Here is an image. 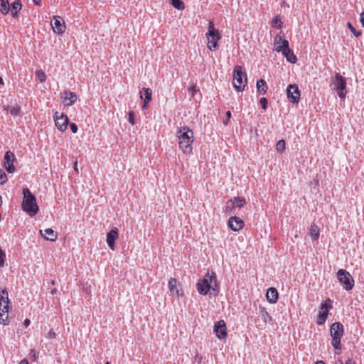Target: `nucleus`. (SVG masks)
<instances>
[{"mask_svg": "<svg viewBox=\"0 0 364 364\" xmlns=\"http://www.w3.org/2000/svg\"><path fill=\"white\" fill-rule=\"evenodd\" d=\"M178 139V147L186 154L192 152L193 143V132L187 126L181 127L176 132Z\"/></svg>", "mask_w": 364, "mask_h": 364, "instance_id": "obj_1", "label": "nucleus"}, {"mask_svg": "<svg viewBox=\"0 0 364 364\" xmlns=\"http://www.w3.org/2000/svg\"><path fill=\"white\" fill-rule=\"evenodd\" d=\"M23 198L22 201V208L30 216L36 215L38 212V206L36 203L35 196L28 188L23 189Z\"/></svg>", "mask_w": 364, "mask_h": 364, "instance_id": "obj_2", "label": "nucleus"}, {"mask_svg": "<svg viewBox=\"0 0 364 364\" xmlns=\"http://www.w3.org/2000/svg\"><path fill=\"white\" fill-rule=\"evenodd\" d=\"M9 303L8 292L6 289H3L0 293V323L3 325H7L9 323L8 314Z\"/></svg>", "mask_w": 364, "mask_h": 364, "instance_id": "obj_3", "label": "nucleus"}, {"mask_svg": "<svg viewBox=\"0 0 364 364\" xmlns=\"http://www.w3.org/2000/svg\"><path fill=\"white\" fill-rule=\"evenodd\" d=\"M213 282H216L215 274L214 272H213L212 274L207 273L203 278L200 279L196 284L198 293L201 295H206L211 288L215 290V288L211 286Z\"/></svg>", "mask_w": 364, "mask_h": 364, "instance_id": "obj_4", "label": "nucleus"}, {"mask_svg": "<svg viewBox=\"0 0 364 364\" xmlns=\"http://www.w3.org/2000/svg\"><path fill=\"white\" fill-rule=\"evenodd\" d=\"M343 326L340 322H335L331 326V344L336 350L341 349V338L343 335Z\"/></svg>", "mask_w": 364, "mask_h": 364, "instance_id": "obj_5", "label": "nucleus"}, {"mask_svg": "<svg viewBox=\"0 0 364 364\" xmlns=\"http://www.w3.org/2000/svg\"><path fill=\"white\" fill-rule=\"evenodd\" d=\"M247 75L242 71L240 65H236L234 68L233 85L236 90L242 91L247 85Z\"/></svg>", "mask_w": 364, "mask_h": 364, "instance_id": "obj_6", "label": "nucleus"}, {"mask_svg": "<svg viewBox=\"0 0 364 364\" xmlns=\"http://www.w3.org/2000/svg\"><path fill=\"white\" fill-rule=\"evenodd\" d=\"M337 278L346 291H350L354 286V279L346 269H341L337 272Z\"/></svg>", "mask_w": 364, "mask_h": 364, "instance_id": "obj_7", "label": "nucleus"}, {"mask_svg": "<svg viewBox=\"0 0 364 364\" xmlns=\"http://www.w3.org/2000/svg\"><path fill=\"white\" fill-rule=\"evenodd\" d=\"M275 50L278 53H282V54L286 58L287 60L291 63H296L297 61L296 56L294 54V53L291 50L289 46V41L286 39H284L282 46H277L275 48Z\"/></svg>", "mask_w": 364, "mask_h": 364, "instance_id": "obj_8", "label": "nucleus"}, {"mask_svg": "<svg viewBox=\"0 0 364 364\" xmlns=\"http://www.w3.org/2000/svg\"><path fill=\"white\" fill-rule=\"evenodd\" d=\"M334 89L340 98H344L346 95V78L336 73L334 80Z\"/></svg>", "mask_w": 364, "mask_h": 364, "instance_id": "obj_9", "label": "nucleus"}, {"mask_svg": "<svg viewBox=\"0 0 364 364\" xmlns=\"http://www.w3.org/2000/svg\"><path fill=\"white\" fill-rule=\"evenodd\" d=\"M327 302H331V300L328 299V300L321 303L318 315L317 316L316 323L318 325H323L328 317V311L332 308V306Z\"/></svg>", "mask_w": 364, "mask_h": 364, "instance_id": "obj_10", "label": "nucleus"}, {"mask_svg": "<svg viewBox=\"0 0 364 364\" xmlns=\"http://www.w3.org/2000/svg\"><path fill=\"white\" fill-rule=\"evenodd\" d=\"M53 119L56 127L60 131L64 132L67 129L69 119L66 114L62 112H55L53 115Z\"/></svg>", "mask_w": 364, "mask_h": 364, "instance_id": "obj_11", "label": "nucleus"}, {"mask_svg": "<svg viewBox=\"0 0 364 364\" xmlns=\"http://www.w3.org/2000/svg\"><path fill=\"white\" fill-rule=\"evenodd\" d=\"M4 166L6 171L9 173H13L15 172L16 168L14 166V162L16 161V158L13 152L11 151H7L4 157Z\"/></svg>", "mask_w": 364, "mask_h": 364, "instance_id": "obj_12", "label": "nucleus"}, {"mask_svg": "<svg viewBox=\"0 0 364 364\" xmlns=\"http://www.w3.org/2000/svg\"><path fill=\"white\" fill-rule=\"evenodd\" d=\"M287 94L289 101L297 103L300 100L301 93L296 85H289L287 89Z\"/></svg>", "mask_w": 364, "mask_h": 364, "instance_id": "obj_13", "label": "nucleus"}, {"mask_svg": "<svg viewBox=\"0 0 364 364\" xmlns=\"http://www.w3.org/2000/svg\"><path fill=\"white\" fill-rule=\"evenodd\" d=\"M214 332L219 339H225L227 336V327L223 320L217 321L214 325Z\"/></svg>", "mask_w": 364, "mask_h": 364, "instance_id": "obj_14", "label": "nucleus"}, {"mask_svg": "<svg viewBox=\"0 0 364 364\" xmlns=\"http://www.w3.org/2000/svg\"><path fill=\"white\" fill-rule=\"evenodd\" d=\"M51 25L53 31L56 33L61 34L65 30V25L63 19L60 16H54L51 21Z\"/></svg>", "mask_w": 364, "mask_h": 364, "instance_id": "obj_15", "label": "nucleus"}, {"mask_svg": "<svg viewBox=\"0 0 364 364\" xmlns=\"http://www.w3.org/2000/svg\"><path fill=\"white\" fill-rule=\"evenodd\" d=\"M119 233L117 228H112L107 234V243L112 250H114L115 242L118 239Z\"/></svg>", "mask_w": 364, "mask_h": 364, "instance_id": "obj_16", "label": "nucleus"}, {"mask_svg": "<svg viewBox=\"0 0 364 364\" xmlns=\"http://www.w3.org/2000/svg\"><path fill=\"white\" fill-rule=\"evenodd\" d=\"M228 227L233 231H239L244 227L243 220L237 216H232L228 220Z\"/></svg>", "mask_w": 364, "mask_h": 364, "instance_id": "obj_17", "label": "nucleus"}, {"mask_svg": "<svg viewBox=\"0 0 364 364\" xmlns=\"http://www.w3.org/2000/svg\"><path fill=\"white\" fill-rule=\"evenodd\" d=\"M152 92L150 88L143 87L140 92V98L144 100L142 109H146L149 102L151 100Z\"/></svg>", "mask_w": 364, "mask_h": 364, "instance_id": "obj_18", "label": "nucleus"}, {"mask_svg": "<svg viewBox=\"0 0 364 364\" xmlns=\"http://www.w3.org/2000/svg\"><path fill=\"white\" fill-rule=\"evenodd\" d=\"M61 97L64 99L63 102L66 105H71L77 100V95L74 92L66 90L61 94Z\"/></svg>", "mask_w": 364, "mask_h": 364, "instance_id": "obj_19", "label": "nucleus"}, {"mask_svg": "<svg viewBox=\"0 0 364 364\" xmlns=\"http://www.w3.org/2000/svg\"><path fill=\"white\" fill-rule=\"evenodd\" d=\"M40 233L42 237H43L46 240L54 242L58 238V233L55 232L51 228H47L44 230V232L42 230H40Z\"/></svg>", "mask_w": 364, "mask_h": 364, "instance_id": "obj_20", "label": "nucleus"}, {"mask_svg": "<svg viewBox=\"0 0 364 364\" xmlns=\"http://www.w3.org/2000/svg\"><path fill=\"white\" fill-rule=\"evenodd\" d=\"M267 300L270 304H275L278 300V291L276 288L270 287L266 294Z\"/></svg>", "mask_w": 364, "mask_h": 364, "instance_id": "obj_21", "label": "nucleus"}, {"mask_svg": "<svg viewBox=\"0 0 364 364\" xmlns=\"http://www.w3.org/2000/svg\"><path fill=\"white\" fill-rule=\"evenodd\" d=\"M22 9V4L20 0H16L10 6V11L14 18H18L19 16L18 12Z\"/></svg>", "mask_w": 364, "mask_h": 364, "instance_id": "obj_22", "label": "nucleus"}, {"mask_svg": "<svg viewBox=\"0 0 364 364\" xmlns=\"http://www.w3.org/2000/svg\"><path fill=\"white\" fill-rule=\"evenodd\" d=\"M259 315L265 325L267 322L272 321V316L267 311L266 309L262 306L259 307Z\"/></svg>", "mask_w": 364, "mask_h": 364, "instance_id": "obj_23", "label": "nucleus"}, {"mask_svg": "<svg viewBox=\"0 0 364 364\" xmlns=\"http://www.w3.org/2000/svg\"><path fill=\"white\" fill-rule=\"evenodd\" d=\"M206 36L210 38H220L219 31L215 28L213 21H210L209 23L208 31Z\"/></svg>", "mask_w": 364, "mask_h": 364, "instance_id": "obj_24", "label": "nucleus"}, {"mask_svg": "<svg viewBox=\"0 0 364 364\" xmlns=\"http://www.w3.org/2000/svg\"><path fill=\"white\" fill-rule=\"evenodd\" d=\"M268 89L267 85L264 80L260 79L257 82V90L261 95H264Z\"/></svg>", "mask_w": 364, "mask_h": 364, "instance_id": "obj_25", "label": "nucleus"}, {"mask_svg": "<svg viewBox=\"0 0 364 364\" xmlns=\"http://www.w3.org/2000/svg\"><path fill=\"white\" fill-rule=\"evenodd\" d=\"M177 280L175 278H171L168 281V289L171 293L176 292L177 296H180L181 294L176 288Z\"/></svg>", "mask_w": 364, "mask_h": 364, "instance_id": "obj_26", "label": "nucleus"}, {"mask_svg": "<svg viewBox=\"0 0 364 364\" xmlns=\"http://www.w3.org/2000/svg\"><path fill=\"white\" fill-rule=\"evenodd\" d=\"M10 11L9 0H0V12L4 14H8Z\"/></svg>", "mask_w": 364, "mask_h": 364, "instance_id": "obj_27", "label": "nucleus"}, {"mask_svg": "<svg viewBox=\"0 0 364 364\" xmlns=\"http://www.w3.org/2000/svg\"><path fill=\"white\" fill-rule=\"evenodd\" d=\"M320 235V230L318 227L313 223L310 228V235L313 240H316L318 239Z\"/></svg>", "mask_w": 364, "mask_h": 364, "instance_id": "obj_28", "label": "nucleus"}, {"mask_svg": "<svg viewBox=\"0 0 364 364\" xmlns=\"http://www.w3.org/2000/svg\"><path fill=\"white\" fill-rule=\"evenodd\" d=\"M220 38H210V37H207V40H208V48L210 49V50H212L213 48L214 50H216L218 48V41L220 39Z\"/></svg>", "mask_w": 364, "mask_h": 364, "instance_id": "obj_29", "label": "nucleus"}, {"mask_svg": "<svg viewBox=\"0 0 364 364\" xmlns=\"http://www.w3.org/2000/svg\"><path fill=\"white\" fill-rule=\"evenodd\" d=\"M4 109L5 110H7L10 112V114L13 116H17L19 114L20 112H21V107L18 105H16V106H9V105H7L6 107L4 106Z\"/></svg>", "mask_w": 364, "mask_h": 364, "instance_id": "obj_30", "label": "nucleus"}, {"mask_svg": "<svg viewBox=\"0 0 364 364\" xmlns=\"http://www.w3.org/2000/svg\"><path fill=\"white\" fill-rule=\"evenodd\" d=\"M231 200L232 201H234V207L242 208L245 204V199L244 198L237 196Z\"/></svg>", "mask_w": 364, "mask_h": 364, "instance_id": "obj_31", "label": "nucleus"}, {"mask_svg": "<svg viewBox=\"0 0 364 364\" xmlns=\"http://www.w3.org/2000/svg\"><path fill=\"white\" fill-rule=\"evenodd\" d=\"M171 4L178 10H183L185 8V5L182 0H171Z\"/></svg>", "mask_w": 364, "mask_h": 364, "instance_id": "obj_32", "label": "nucleus"}, {"mask_svg": "<svg viewBox=\"0 0 364 364\" xmlns=\"http://www.w3.org/2000/svg\"><path fill=\"white\" fill-rule=\"evenodd\" d=\"M285 149V141L284 139L279 140L276 144V150L282 154Z\"/></svg>", "mask_w": 364, "mask_h": 364, "instance_id": "obj_33", "label": "nucleus"}, {"mask_svg": "<svg viewBox=\"0 0 364 364\" xmlns=\"http://www.w3.org/2000/svg\"><path fill=\"white\" fill-rule=\"evenodd\" d=\"M272 26L273 27L277 26L278 28H281L282 27V22L279 16H277L273 18Z\"/></svg>", "mask_w": 364, "mask_h": 364, "instance_id": "obj_34", "label": "nucleus"}, {"mask_svg": "<svg viewBox=\"0 0 364 364\" xmlns=\"http://www.w3.org/2000/svg\"><path fill=\"white\" fill-rule=\"evenodd\" d=\"M234 208V201H232V200H228L226 203L225 211L226 213H231Z\"/></svg>", "mask_w": 364, "mask_h": 364, "instance_id": "obj_35", "label": "nucleus"}, {"mask_svg": "<svg viewBox=\"0 0 364 364\" xmlns=\"http://www.w3.org/2000/svg\"><path fill=\"white\" fill-rule=\"evenodd\" d=\"M347 26L348 28L350 30V31L352 32V33L355 36V37H358L361 35V31H357L354 27L352 25L351 23L350 22H348L347 23Z\"/></svg>", "mask_w": 364, "mask_h": 364, "instance_id": "obj_36", "label": "nucleus"}, {"mask_svg": "<svg viewBox=\"0 0 364 364\" xmlns=\"http://www.w3.org/2000/svg\"><path fill=\"white\" fill-rule=\"evenodd\" d=\"M7 180V175L3 169L0 168V185H4Z\"/></svg>", "mask_w": 364, "mask_h": 364, "instance_id": "obj_37", "label": "nucleus"}, {"mask_svg": "<svg viewBox=\"0 0 364 364\" xmlns=\"http://www.w3.org/2000/svg\"><path fill=\"white\" fill-rule=\"evenodd\" d=\"M36 74L41 82H43L46 81V75L43 71L38 70L36 72Z\"/></svg>", "mask_w": 364, "mask_h": 364, "instance_id": "obj_38", "label": "nucleus"}, {"mask_svg": "<svg viewBox=\"0 0 364 364\" xmlns=\"http://www.w3.org/2000/svg\"><path fill=\"white\" fill-rule=\"evenodd\" d=\"M128 121L129 122L132 124V125H134L135 124V114L133 111H130L129 112V119H128Z\"/></svg>", "mask_w": 364, "mask_h": 364, "instance_id": "obj_39", "label": "nucleus"}, {"mask_svg": "<svg viewBox=\"0 0 364 364\" xmlns=\"http://www.w3.org/2000/svg\"><path fill=\"white\" fill-rule=\"evenodd\" d=\"M283 41H284V40L282 38V37L280 36L277 35L274 38V46H275V48H277V46H282Z\"/></svg>", "mask_w": 364, "mask_h": 364, "instance_id": "obj_40", "label": "nucleus"}, {"mask_svg": "<svg viewBox=\"0 0 364 364\" xmlns=\"http://www.w3.org/2000/svg\"><path fill=\"white\" fill-rule=\"evenodd\" d=\"M260 105L262 109H266L268 104V101L265 97H262L259 100Z\"/></svg>", "mask_w": 364, "mask_h": 364, "instance_id": "obj_41", "label": "nucleus"}, {"mask_svg": "<svg viewBox=\"0 0 364 364\" xmlns=\"http://www.w3.org/2000/svg\"><path fill=\"white\" fill-rule=\"evenodd\" d=\"M4 257H5V253L0 248V267H3L4 264Z\"/></svg>", "mask_w": 364, "mask_h": 364, "instance_id": "obj_42", "label": "nucleus"}, {"mask_svg": "<svg viewBox=\"0 0 364 364\" xmlns=\"http://www.w3.org/2000/svg\"><path fill=\"white\" fill-rule=\"evenodd\" d=\"M197 91H198V90L196 89V85H191L188 88V92L190 94H191L192 96H194V95L196 93Z\"/></svg>", "mask_w": 364, "mask_h": 364, "instance_id": "obj_43", "label": "nucleus"}, {"mask_svg": "<svg viewBox=\"0 0 364 364\" xmlns=\"http://www.w3.org/2000/svg\"><path fill=\"white\" fill-rule=\"evenodd\" d=\"M70 127L73 133H77L78 128L75 123H71Z\"/></svg>", "mask_w": 364, "mask_h": 364, "instance_id": "obj_44", "label": "nucleus"}, {"mask_svg": "<svg viewBox=\"0 0 364 364\" xmlns=\"http://www.w3.org/2000/svg\"><path fill=\"white\" fill-rule=\"evenodd\" d=\"M55 333L53 332L52 330H50L49 332H48V338H54L55 337Z\"/></svg>", "mask_w": 364, "mask_h": 364, "instance_id": "obj_45", "label": "nucleus"}, {"mask_svg": "<svg viewBox=\"0 0 364 364\" xmlns=\"http://www.w3.org/2000/svg\"><path fill=\"white\" fill-rule=\"evenodd\" d=\"M360 21L363 25V26L364 27V11H363L361 14H360Z\"/></svg>", "mask_w": 364, "mask_h": 364, "instance_id": "obj_46", "label": "nucleus"}, {"mask_svg": "<svg viewBox=\"0 0 364 364\" xmlns=\"http://www.w3.org/2000/svg\"><path fill=\"white\" fill-rule=\"evenodd\" d=\"M201 360H202V356H200L198 354H196V355L195 357V360L198 362V363H200Z\"/></svg>", "mask_w": 364, "mask_h": 364, "instance_id": "obj_47", "label": "nucleus"}, {"mask_svg": "<svg viewBox=\"0 0 364 364\" xmlns=\"http://www.w3.org/2000/svg\"><path fill=\"white\" fill-rule=\"evenodd\" d=\"M31 323V321L28 318L24 320L23 324L25 326L28 327Z\"/></svg>", "mask_w": 364, "mask_h": 364, "instance_id": "obj_48", "label": "nucleus"}, {"mask_svg": "<svg viewBox=\"0 0 364 364\" xmlns=\"http://www.w3.org/2000/svg\"><path fill=\"white\" fill-rule=\"evenodd\" d=\"M74 170L78 173V168H77V161H75V163H74Z\"/></svg>", "mask_w": 364, "mask_h": 364, "instance_id": "obj_49", "label": "nucleus"}, {"mask_svg": "<svg viewBox=\"0 0 364 364\" xmlns=\"http://www.w3.org/2000/svg\"><path fill=\"white\" fill-rule=\"evenodd\" d=\"M32 1L37 6H40L41 5V0H32Z\"/></svg>", "mask_w": 364, "mask_h": 364, "instance_id": "obj_50", "label": "nucleus"}, {"mask_svg": "<svg viewBox=\"0 0 364 364\" xmlns=\"http://www.w3.org/2000/svg\"><path fill=\"white\" fill-rule=\"evenodd\" d=\"M226 116H227L228 120H229L230 119V117H231V112H230V111H228L226 112Z\"/></svg>", "mask_w": 364, "mask_h": 364, "instance_id": "obj_51", "label": "nucleus"}, {"mask_svg": "<svg viewBox=\"0 0 364 364\" xmlns=\"http://www.w3.org/2000/svg\"><path fill=\"white\" fill-rule=\"evenodd\" d=\"M56 292H57V289H55V288L52 289L50 291V294L52 295H54Z\"/></svg>", "mask_w": 364, "mask_h": 364, "instance_id": "obj_52", "label": "nucleus"}, {"mask_svg": "<svg viewBox=\"0 0 364 364\" xmlns=\"http://www.w3.org/2000/svg\"><path fill=\"white\" fill-rule=\"evenodd\" d=\"M19 364H28V360H25V359H24V360H22L19 363Z\"/></svg>", "mask_w": 364, "mask_h": 364, "instance_id": "obj_53", "label": "nucleus"}, {"mask_svg": "<svg viewBox=\"0 0 364 364\" xmlns=\"http://www.w3.org/2000/svg\"><path fill=\"white\" fill-rule=\"evenodd\" d=\"M31 353H33V358H34V359H36V353L34 350H32Z\"/></svg>", "mask_w": 364, "mask_h": 364, "instance_id": "obj_54", "label": "nucleus"}, {"mask_svg": "<svg viewBox=\"0 0 364 364\" xmlns=\"http://www.w3.org/2000/svg\"><path fill=\"white\" fill-rule=\"evenodd\" d=\"M315 364H325V363L320 360V361H317Z\"/></svg>", "mask_w": 364, "mask_h": 364, "instance_id": "obj_55", "label": "nucleus"}, {"mask_svg": "<svg viewBox=\"0 0 364 364\" xmlns=\"http://www.w3.org/2000/svg\"><path fill=\"white\" fill-rule=\"evenodd\" d=\"M228 119H225V120L223 121L224 124H228Z\"/></svg>", "mask_w": 364, "mask_h": 364, "instance_id": "obj_56", "label": "nucleus"}, {"mask_svg": "<svg viewBox=\"0 0 364 364\" xmlns=\"http://www.w3.org/2000/svg\"><path fill=\"white\" fill-rule=\"evenodd\" d=\"M51 284L52 285H55V281L54 279L51 281Z\"/></svg>", "mask_w": 364, "mask_h": 364, "instance_id": "obj_57", "label": "nucleus"}, {"mask_svg": "<svg viewBox=\"0 0 364 364\" xmlns=\"http://www.w3.org/2000/svg\"><path fill=\"white\" fill-rule=\"evenodd\" d=\"M1 84H3V80H2V78L0 77V85H1Z\"/></svg>", "mask_w": 364, "mask_h": 364, "instance_id": "obj_58", "label": "nucleus"}, {"mask_svg": "<svg viewBox=\"0 0 364 364\" xmlns=\"http://www.w3.org/2000/svg\"><path fill=\"white\" fill-rule=\"evenodd\" d=\"M105 364H109V362H107Z\"/></svg>", "mask_w": 364, "mask_h": 364, "instance_id": "obj_59", "label": "nucleus"}]
</instances>
